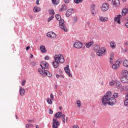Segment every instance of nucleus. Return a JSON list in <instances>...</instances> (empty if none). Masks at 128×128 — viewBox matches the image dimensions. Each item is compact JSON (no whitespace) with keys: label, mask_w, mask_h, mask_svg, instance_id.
Here are the masks:
<instances>
[{"label":"nucleus","mask_w":128,"mask_h":128,"mask_svg":"<svg viewBox=\"0 0 128 128\" xmlns=\"http://www.w3.org/2000/svg\"><path fill=\"white\" fill-rule=\"evenodd\" d=\"M54 60L52 62V66L54 68H58L60 65L58 64L60 62L61 64H64V56L62 54L56 55L54 56Z\"/></svg>","instance_id":"obj_1"},{"label":"nucleus","mask_w":128,"mask_h":128,"mask_svg":"<svg viewBox=\"0 0 128 128\" xmlns=\"http://www.w3.org/2000/svg\"><path fill=\"white\" fill-rule=\"evenodd\" d=\"M55 16L56 20L59 22L61 30L66 32H68V29L66 28V26H64V20L62 19L60 15V14H56Z\"/></svg>","instance_id":"obj_2"},{"label":"nucleus","mask_w":128,"mask_h":128,"mask_svg":"<svg viewBox=\"0 0 128 128\" xmlns=\"http://www.w3.org/2000/svg\"><path fill=\"white\" fill-rule=\"evenodd\" d=\"M112 92L110 91H108L102 98V104L104 106H108V104L110 98V96H112Z\"/></svg>","instance_id":"obj_3"},{"label":"nucleus","mask_w":128,"mask_h":128,"mask_svg":"<svg viewBox=\"0 0 128 128\" xmlns=\"http://www.w3.org/2000/svg\"><path fill=\"white\" fill-rule=\"evenodd\" d=\"M106 48H102L98 50V52H96V54L98 56H104V54H106Z\"/></svg>","instance_id":"obj_4"},{"label":"nucleus","mask_w":128,"mask_h":128,"mask_svg":"<svg viewBox=\"0 0 128 128\" xmlns=\"http://www.w3.org/2000/svg\"><path fill=\"white\" fill-rule=\"evenodd\" d=\"M60 126V122L56 118H53V122H52V128H58V126Z\"/></svg>","instance_id":"obj_5"},{"label":"nucleus","mask_w":128,"mask_h":128,"mask_svg":"<svg viewBox=\"0 0 128 128\" xmlns=\"http://www.w3.org/2000/svg\"><path fill=\"white\" fill-rule=\"evenodd\" d=\"M110 8V5L108 3H104L100 7V10L102 12H106Z\"/></svg>","instance_id":"obj_6"},{"label":"nucleus","mask_w":128,"mask_h":128,"mask_svg":"<svg viewBox=\"0 0 128 128\" xmlns=\"http://www.w3.org/2000/svg\"><path fill=\"white\" fill-rule=\"evenodd\" d=\"M116 98L110 96L109 102L108 103V106H112L116 104Z\"/></svg>","instance_id":"obj_7"},{"label":"nucleus","mask_w":128,"mask_h":128,"mask_svg":"<svg viewBox=\"0 0 128 128\" xmlns=\"http://www.w3.org/2000/svg\"><path fill=\"white\" fill-rule=\"evenodd\" d=\"M120 59H119L116 61L115 64H114L112 66V68L114 70H116L118 68H120Z\"/></svg>","instance_id":"obj_8"},{"label":"nucleus","mask_w":128,"mask_h":128,"mask_svg":"<svg viewBox=\"0 0 128 128\" xmlns=\"http://www.w3.org/2000/svg\"><path fill=\"white\" fill-rule=\"evenodd\" d=\"M74 46L76 48H82V43L80 42H75Z\"/></svg>","instance_id":"obj_9"},{"label":"nucleus","mask_w":128,"mask_h":128,"mask_svg":"<svg viewBox=\"0 0 128 128\" xmlns=\"http://www.w3.org/2000/svg\"><path fill=\"white\" fill-rule=\"evenodd\" d=\"M46 36H48V38H56V34L52 32H48L46 34Z\"/></svg>","instance_id":"obj_10"},{"label":"nucleus","mask_w":128,"mask_h":128,"mask_svg":"<svg viewBox=\"0 0 128 128\" xmlns=\"http://www.w3.org/2000/svg\"><path fill=\"white\" fill-rule=\"evenodd\" d=\"M74 12V9L72 8H70L68 9L66 12V16H70Z\"/></svg>","instance_id":"obj_11"},{"label":"nucleus","mask_w":128,"mask_h":128,"mask_svg":"<svg viewBox=\"0 0 128 128\" xmlns=\"http://www.w3.org/2000/svg\"><path fill=\"white\" fill-rule=\"evenodd\" d=\"M122 16L120 14L118 15L116 17L114 18V21L117 22L118 24H120V20H122Z\"/></svg>","instance_id":"obj_12"},{"label":"nucleus","mask_w":128,"mask_h":128,"mask_svg":"<svg viewBox=\"0 0 128 128\" xmlns=\"http://www.w3.org/2000/svg\"><path fill=\"white\" fill-rule=\"evenodd\" d=\"M26 92V90L24 88H23L22 87L20 86V94L21 96H24V94Z\"/></svg>","instance_id":"obj_13"},{"label":"nucleus","mask_w":128,"mask_h":128,"mask_svg":"<svg viewBox=\"0 0 128 128\" xmlns=\"http://www.w3.org/2000/svg\"><path fill=\"white\" fill-rule=\"evenodd\" d=\"M62 112H58L57 113H56V114H54V118H56V120H58V118H60V116H62Z\"/></svg>","instance_id":"obj_14"},{"label":"nucleus","mask_w":128,"mask_h":128,"mask_svg":"<svg viewBox=\"0 0 128 128\" xmlns=\"http://www.w3.org/2000/svg\"><path fill=\"white\" fill-rule=\"evenodd\" d=\"M112 2L115 6H120V0H112Z\"/></svg>","instance_id":"obj_15"},{"label":"nucleus","mask_w":128,"mask_h":128,"mask_svg":"<svg viewBox=\"0 0 128 128\" xmlns=\"http://www.w3.org/2000/svg\"><path fill=\"white\" fill-rule=\"evenodd\" d=\"M115 84L117 86V88H118V90H120V88H122V84L120 83V81L118 80H116L115 82Z\"/></svg>","instance_id":"obj_16"},{"label":"nucleus","mask_w":128,"mask_h":128,"mask_svg":"<svg viewBox=\"0 0 128 128\" xmlns=\"http://www.w3.org/2000/svg\"><path fill=\"white\" fill-rule=\"evenodd\" d=\"M44 76H47L48 78H52V73L46 70H44Z\"/></svg>","instance_id":"obj_17"},{"label":"nucleus","mask_w":128,"mask_h":128,"mask_svg":"<svg viewBox=\"0 0 128 128\" xmlns=\"http://www.w3.org/2000/svg\"><path fill=\"white\" fill-rule=\"evenodd\" d=\"M126 100L124 102V104L125 106L127 107V110H128V94L126 96Z\"/></svg>","instance_id":"obj_18"},{"label":"nucleus","mask_w":128,"mask_h":128,"mask_svg":"<svg viewBox=\"0 0 128 128\" xmlns=\"http://www.w3.org/2000/svg\"><path fill=\"white\" fill-rule=\"evenodd\" d=\"M121 82H123V84L128 82V78L122 76L121 78Z\"/></svg>","instance_id":"obj_19"},{"label":"nucleus","mask_w":128,"mask_h":128,"mask_svg":"<svg viewBox=\"0 0 128 128\" xmlns=\"http://www.w3.org/2000/svg\"><path fill=\"white\" fill-rule=\"evenodd\" d=\"M122 76L124 78H128V72L126 70L122 71Z\"/></svg>","instance_id":"obj_20"},{"label":"nucleus","mask_w":128,"mask_h":128,"mask_svg":"<svg viewBox=\"0 0 128 128\" xmlns=\"http://www.w3.org/2000/svg\"><path fill=\"white\" fill-rule=\"evenodd\" d=\"M69 68H70V66H68V64H67L66 66L64 68V70L66 74L70 72V70Z\"/></svg>","instance_id":"obj_21"},{"label":"nucleus","mask_w":128,"mask_h":128,"mask_svg":"<svg viewBox=\"0 0 128 128\" xmlns=\"http://www.w3.org/2000/svg\"><path fill=\"white\" fill-rule=\"evenodd\" d=\"M122 16H126V14H128V9L124 8L122 10Z\"/></svg>","instance_id":"obj_22"},{"label":"nucleus","mask_w":128,"mask_h":128,"mask_svg":"<svg viewBox=\"0 0 128 128\" xmlns=\"http://www.w3.org/2000/svg\"><path fill=\"white\" fill-rule=\"evenodd\" d=\"M94 44V41H92L86 44V46L87 48H90V46H92Z\"/></svg>","instance_id":"obj_23"},{"label":"nucleus","mask_w":128,"mask_h":128,"mask_svg":"<svg viewBox=\"0 0 128 128\" xmlns=\"http://www.w3.org/2000/svg\"><path fill=\"white\" fill-rule=\"evenodd\" d=\"M62 10H64V11L66 10V5L62 4V8H61L59 12H62Z\"/></svg>","instance_id":"obj_24"},{"label":"nucleus","mask_w":128,"mask_h":128,"mask_svg":"<svg viewBox=\"0 0 128 128\" xmlns=\"http://www.w3.org/2000/svg\"><path fill=\"white\" fill-rule=\"evenodd\" d=\"M94 4H92L90 6V12L92 14H94V10H96V8H94Z\"/></svg>","instance_id":"obj_25"},{"label":"nucleus","mask_w":128,"mask_h":128,"mask_svg":"<svg viewBox=\"0 0 128 128\" xmlns=\"http://www.w3.org/2000/svg\"><path fill=\"white\" fill-rule=\"evenodd\" d=\"M40 50L43 53H44L46 52V47L42 45L40 46Z\"/></svg>","instance_id":"obj_26"},{"label":"nucleus","mask_w":128,"mask_h":128,"mask_svg":"<svg viewBox=\"0 0 128 128\" xmlns=\"http://www.w3.org/2000/svg\"><path fill=\"white\" fill-rule=\"evenodd\" d=\"M100 22H106V20H108V18H104L102 16L100 17Z\"/></svg>","instance_id":"obj_27"},{"label":"nucleus","mask_w":128,"mask_h":128,"mask_svg":"<svg viewBox=\"0 0 128 128\" xmlns=\"http://www.w3.org/2000/svg\"><path fill=\"white\" fill-rule=\"evenodd\" d=\"M40 10H41V9H40V7L36 6V7H34V12H40Z\"/></svg>","instance_id":"obj_28"},{"label":"nucleus","mask_w":128,"mask_h":128,"mask_svg":"<svg viewBox=\"0 0 128 128\" xmlns=\"http://www.w3.org/2000/svg\"><path fill=\"white\" fill-rule=\"evenodd\" d=\"M52 4L54 6H58L60 4V0H52Z\"/></svg>","instance_id":"obj_29"},{"label":"nucleus","mask_w":128,"mask_h":128,"mask_svg":"<svg viewBox=\"0 0 128 128\" xmlns=\"http://www.w3.org/2000/svg\"><path fill=\"white\" fill-rule=\"evenodd\" d=\"M44 66H48V64H46V62H41L40 64V66L42 68V70H44Z\"/></svg>","instance_id":"obj_30"},{"label":"nucleus","mask_w":128,"mask_h":128,"mask_svg":"<svg viewBox=\"0 0 128 128\" xmlns=\"http://www.w3.org/2000/svg\"><path fill=\"white\" fill-rule=\"evenodd\" d=\"M38 72H39L40 74H42V76L44 78V71L42 70L41 68H38Z\"/></svg>","instance_id":"obj_31"},{"label":"nucleus","mask_w":128,"mask_h":128,"mask_svg":"<svg viewBox=\"0 0 128 128\" xmlns=\"http://www.w3.org/2000/svg\"><path fill=\"white\" fill-rule=\"evenodd\" d=\"M94 50L95 52H98L100 50V46L98 45H96L94 48Z\"/></svg>","instance_id":"obj_32"},{"label":"nucleus","mask_w":128,"mask_h":128,"mask_svg":"<svg viewBox=\"0 0 128 128\" xmlns=\"http://www.w3.org/2000/svg\"><path fill=\"white\" fill-rule=\"evenodd\" d=\"M124 66H125V68H128V60H124V61L123 63Z\"/></svg>","instance_id":"obj_33"},{"label":"nucleus","mask_w":128,"mask_h":128,"mask_svg":"<svg viewBox=\"0 0 128 128\" xmlns=\"http://www.w3.org/2000/svg\"><path fill=\"white\" fill-rule=\"evenodd\" d=\"M110 46L112 48H114V47L116 46V42H111L110 44Z\"/></svg>","instance_id":"obj_34"},{"label":"nucleus","mask_w":128,"mask_h":128,"mask_svg":"<svg viewBox=\"0 0 128 128\" xmlns=\"http://www.w3.org/2000/svg\"><path fill=\"white\" fill-rule=\"evenodd\" d=\"M49 12H50V14H51L52 16H54V14H56V12H54V10H50L49 11Z\"/></svg>","instance_id":"obj_35"},{"label":"nucleus","mask_w":128,"mask_h":128,"mask_svg":"<svg viewBox=\"0 0 128 128\" xmlns=\"http://www.w3.org/2000/svg\"><path fill=\"white\" fill-rule=\"evenodd\" d=\"M52 100H50V98H47V102L48 104H52Z\"/></svg>","instance_id":"obj_36"},{"label":"nucleus","mask_w":128,"mask_h":128,"mask_svg":"<svg viewBox=\"0 0 128 128\" xmlns=\"http://www.w3.org/2000/svg\"><path fill=\"white\" fill-rule=\"evenodd\" d=\"M76 104L78 105V108H80V106H82V102H80V100H78L76 102Z\"/></svg>","instance_id":"obj_37"},{"label":"nucleus","mask_w":128,"mask_h":128,"mask_svg":"<svg viewBox=\"0 0 128 128\" xmlns=\"http://www.w3.org/2000/svg\"><path fill=\"white\" fill-rule=\"evenodd\" d=\"M75 4H80V2H82V0H74Z\"/></svg>","instance_id":"obj_38"},{"label":"nucleus","mask_w":128,"mask_h":128,"mask_svg":"<svg viewBox=\"0 0 128 128\" xmlns=\"http://www.w3.org/2000/svg\"><path fill=\"white\" fill-rule=\"evenodd\" d=\"M54 16H50L48 19V22H50V20H54Z\"/></svg>","instance_id":"obj_39"},{"label":"nucleus","mask_w":128,"mask_h":128,"mask_svg":"<svg viewBox=\"0 0 128 128\" xmlns=\"http://www.w3.org/2000/svg\"><path fill=\"white\" fill-rule=\"evenodd\" d=\"M56 78H64V76L62 75H60L58 74H56Z\"/></svg>","instance_id":"obj_40"},{"label":"nucleus","mask_w":128,"mask_h":128,"mask_svg":"<svg viewBox=\"0 0 128 128\" xmlns=\"http://www.w3.org/2000/svg\"><path fill=\"white\" fill-rule=\"evenodd\" d=\"M114 98H118V93L115 92L113 95Z\"/></svg>","instance_id":"obj_41"},{"label":"nucleus","mask_w":128,"mask_h":128,"mask_svg":"<svg viewBox=\"0 0 128 128\" xmlns=\"http://www.w3.org/2000/svg\"><path fill=\"white\" fill-rule=\"evenodd\" d=\"M110 64H112L114 63L113 57H110Z\"/></svg>","instance_id":"obj_42"},{"label":"nucleus","mask_w":128,"mask_h":128,"mask_svg":"<svg viewBox=\"0 0 128 128\" xmlns=\"http://www.w3.org/2000/svg\"><path fill=\"white\" fill-rule=\"evenodd\" d=\"M78 20V17L76 16H75L73 18V21L74 22H76Z\"/></svg>","instance_id":"obj_43"},{"label":"nucleus","mask_w":128,"mask_h":128,"mask_svg":"<svg viewBox=\"0 0 128 128\" xmlns=\"http://www.w3.org/2000/svg\"><path fill=\"white\" fill-rule=\"evenodd\" d=\"M50 98L52 100H54V95L52 94H50Z\"/></svg>","instance_id":"obj_44"},{"label":"nucleus","mask_w":128,"mask_h":128,"mask_svg":"<svg viewBox=\"0 0 128 128\" xmlns=\"http://www.w3.org/2000/svg\"><path fill=\"white\" fill-rule=\"evenodd\" d=\"M31 64L33 66H35L36 64V63L34 62H31Z\"/></svg>","instance_id":"obj_45"},{"label":"nucleus","mask_w":128,"mask_h":128,"mask_svg":"<svg viewBox=\"0 0 128 128\" xmlns=\"http://www.w3.org/2000/svg\"><path fill=\"white\" fill-rule=\"evenodd\" d=\"M49 114H54V111H52V109H50L49 110Z\"/></svg>","instance_id":"obj_46"},{"label":"nucleus","mask_w":128,"mask_h":128,"mask_svg":"<svg viewBox=\"0 0 128 128\" xmlns=\"http://www.w3.org/2000/svg\"><path fill=\"white\" fill-rule=\"evenodd\" d=\"M70 0H64L65 4H69L70 3Z\"/></svg>","instance_id":"obj_47"},{"label":"nucleus","mask_w":128,"mask_h":128,"mask_svg":"<svg viewBox=\"0 0 128 128\" xmlns=\"http://www.w3.org/2000/svg\"><path fill=\"white\" fill-rule=\"evenodd\" d=\"M44 68H48V65H44Z\"/></svg>","instance_id":"obj_48"},{"label":"nucleus","mask_w":128,"mask_h":128,"mask_svg":"<svg viewBox=\"0 0 128 128\" xmlns=\"http://www.w3.org/2000/svg\"><path fill=\"white\" fill-rule=\"evenodd\" d=\"M110 86H114V81L113 82H110Z\"/></svg>","instance_id":"obj_49"},{"label":"nucleus","mask_w":128,"mask_h":128,"mask_svg":"<svg viewBox=\"0 0 128 128\" xmlns=\"http://www.w3.org/2000/svg\"><path fill=\"white\" fill-rule=\"evenodd\" d=\"M67 74H68V76H70V78H72V74H70V72H69Z\"/></svg>","instance_id":"obj_50"},{"label":"nucleus","mask_w":128,"mask_h":128,"mask_svg":"<svg viewBox=\"0 0 128 128\" xmlns=\"http://www.w3.org/2000/svg\"><path fill=\"white\" fill-rule=\"evenodd\" d=\"M45 60H50V56H45Z\"/></svg>","instance_id":"obj_51"},{"label":"nucleus","mask_w":128,"mask_h":128,"mask_svg":"<svg viewBox=\"0 0 128 128\" xmlns=\"http://www.w3.org/2000/svg\"><path fill=\"white\" fill-rule=\"evenodd\" d=\"M24 84H26V81L24 80V82H22V86H24Z\"/></svg>","instance_id":"obj_52"},{"label":"nucleus","mask_w":128,"mask_h":128,"mask_svg":"<svg viewBox=\"0 0 128 128\" xmlns=\"http://www.w3.org/2000/svg\"><path fill=\"white\" fill-rule=\"evenodd\" d=\"M114 52H111V54H110V58H114Z\"/></svg>","instance_id":"obj_53"},{"label":"nucleus","mask_w":128,"mask_h":128,"mask_svg":"<svg viewBox=\"0 0 128 128\" xmlns=\"http://www.w3.org/2000/svg\"><path fill=\"white\" fill-rule=\"evenodd\" d=\"M36 4H38V6H40V0H37L36 1Z\"/></svg>","instance_id":"obj_54"},{"label":"nucleus","mask_w":128,"mask_h":128,"mask_svg":"<svg viewBox=\"0 0 128 128\" xmlns=\"http://www.w3.org/2000/svg\"><path fill=\"white\" fill-rule=\"evenodd\" d=\"M30 46H28L26 48V50H30Z\"/></svg>","instance_id":"obj_55"},{"label":"nucleus","mask_w":128,"mask_h":128,"mask_svg":"<svg viewBox=\"0 0 128 128\" xmlns=\"http://www.w3.org/2000/svg\"><path fill=\"white\" fill-rule=\"evenodd\" d=\"M73 128H79L78 125L74 126Z\"/></svg>","instance_id":"obj_56"},{"label":"nucleus","mask_w":128,"mask_h":128,"mask_svg":"<svg viewBox=\"0 0 128 128\" xmlns=\"http://www.w3.org/2000/svg\"><path fill=\"white\" fill-rule=\"evenodd\" d=\"M125 26H126V28H128V22H126L125 23Z\"/></svg>","instance_id":"obj_57"},{"label":"nucleus","mask_w":128,"mask_h":128,"mask_svg":"<svg viewBox=\"0 0 128 128\" xmlns=\"http://www.w3.org/2000/svg\"><path fill=\"white\" fill-rule=\"evenodd\" d=\"M62 122H64V124H66V118H62Z\"/></svg>","instance_id":"obj_58"},{"label":"nucleus","mask_w":128,"mask_h":128,"mask_svg":"<svg viewBox=\"0 0 128 128\" xmlns=\"http://www.w3.org/2000/svg\"><path fill=\"white\" fill-rule=\"evenodd\" d=\"M28 124L29 125V127L30 126H31V127L34 126V125L32 124Z\"/></svg>","instance_id":"obj_59"},{"label":"nucleus","mask_w":128,"mask_h":128,"mask_svg":"<svg viewBox=\"0 0 128 128\" xmlns=\"http://www.w3.org/2000/svg\"><path fill=\"white\" fill-rule=\"evenodd\" d=\"M62 116L63 118H66V115L64 114H62V116Z\"/></svg>","instance_id":"obj_60"},{"label":"nucleus","mask_w":128,"mask_h":128,"mask_svg":"<svg viewBox=\"0 0 128 128\" xmlns=\"http://www.w3.org/2000/svg\"><path fill=\"white\" fill-rule=\"evenodd\" d=\"M30 58H34V55H32V54H30Z\"/></svg>","instance_id":"obj_61"},{"label":"nucleus","mask_w":128,"mask_h":128,"mask_svg":"<svg viewBox=\"0 0 128 128\" xmlns=\"http://www.w3.org/2000/svg\"><path fill=\"white\" fill-rule=\"evenodd\" d=\"M26 128H30V126L28 125V124H26Z\"/></svg>","instance_id":"obj_62"},{"label":"nucleus","mask_w":128,"mask_h":128,"mask_svg":"<svg viewBox=\"0 0 128 128\" xmlns=\"http://www.w3.org/2000/svg\"><path fill=\"white\" fill-rule=\"evenodd\" d=\"M28 122H32V120H28Z\"/></svg>","instance_id":"obj_63"},{"label":"nucleus","mask_w":128,"mask_h":128,"mask_svg":"<svg viewBox=\"0 0 128 128\" xmlns=\"http://www.w3.org/2000/svg\"><path fill=\"white\" fill-rule=\"evenodd\" d=\"M60 74H62V70H60Z\"/></svg>","instance_id":"obj_64"}]
</instances>
